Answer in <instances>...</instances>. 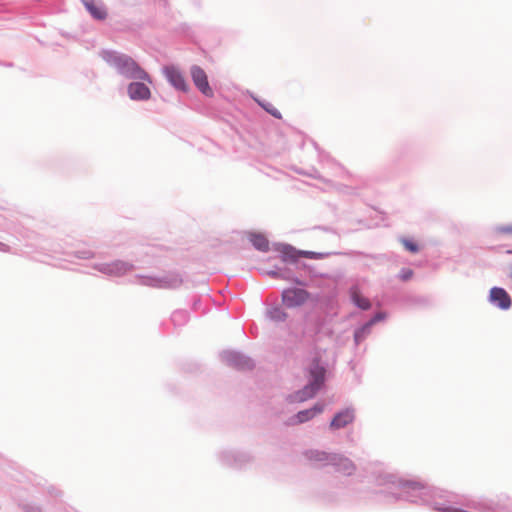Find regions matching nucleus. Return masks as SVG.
I'll list each match as a JSON object with an SVG mask.
<instances>
[{"instance_id": "nucleus-1", "label": "nucleus", "mask_w": 512, "mask_h": 512, "mask_svg": "<svg viewBox=\"0 0 512 512\" xmlns=\"http://www.w3.org/2000/svg\"><path fill=\"white\" fill-rule=\"evenodd\" d=\"M106 60L111 65L115 66L120 73L151 82L149 75L143 69H141L132 58L126 55L107 53Z\"/></svg>"}, {"instance_id": "nucleus-2", "label": "nucleus", "mask_w": 512, "mask_h": 512, "mask_svg": "<svg viewBox=\"0 0 512 512\" xmlns=\"http://www.w3.org/2000/svg\"><path fill=\"white\" fill-rule=\"evenodd\" d=\"M309 374L311 378L310 382L295 395L296 401L303 402L312 398L320 389L324 381L325 370L322 366L319 365L318 362H315L311 365Z\"/></svg>"}, {"instance_id": "nucleus-3", "label": "nucleus", "mask_w": 512, "mask_h": 512, "mask_svg": "<svg viewBox=\"0 0 512 512\" xmlns=\"http://www.w3.org/2000/svg\"><path fill=\"white\" fill-rule=\"evenodd\" d=\"M309 294L304 289L291 288L282 293V301L288 308H294L303 305L308 300Z\"/></svg>"}, {"instance_id": "nucleus-4", "label": "nucleus", "mask_w": 512, "mask_h": 512, "mask_svg": "<svg viewBox=\"0 0 512 512\" xmlns=\"http://www.w3.org/2000/svg\"><path fill=\"white\" fill-rule=\"evenodd\" d=\"M190 73H191V78L193 80V83L197 87V89L203 95H205L207 97H212L213 90L209 85L206 72L199 66H192Z\"/></svg>"}, {"instance_id": "nucleus-5", "label": "nucleus", "mask_w": 512, "mask_h": 512, "mask_svg": "<svg viewBox=\"0 0 512 512\" xmlns=\"http://www.w3.org/2000/svg\"><path fill=\"white\" fill-rule=\"evenodd\" d=\"M164 74L167 80L174 86L176 89L181 91H187L188 85L183 74L180 70L174 66H167L164 68Z\"/></svg>"}, {"instance_id": "nucleus-6", "label": "nucleus", "mask_w": 512, "mask_h": 512, "mask_svg": "<svg viewBox=\"0 0 512 512\" xmlns=\"http://www.w3.org/2000/svg\"><path fill=\"white\" fill-rule=\"evenodd\" d=\"M324 410L323 404H315L312 408L300 411L297 415H295L293 418L290 419L289 424H300L304 423L312 418H314L316 415L322 413Z\"/></svg>"}, {"instance_id": "nucleus-7", "label": "nucleus", "mask_w": 512, "mask_h": 512, "mask_svg": "<svg viewBox=\"0 0 512 512\" xmlns=\"http://www.w3.org/2000/svg\"><path fill=\"white\" fill-rule=\"evenodd\" d=\"M490 301L501 309L510 308L512 303L508 293L503 288L499 287H494L490 290Z\"/></svg>"}, {"instance_id": "nucleus-8", "label": "nucleus", "mask_w": 512, "mask_h": 512, "mask_svg": "<svg viewBox=\"0 0 512 512\" xmlns=\"http://www.w3.org/2000/svg\"><path fill=\"white\" fill-rule=\"evenodd\" d=\"M128 94L133 100H147L151 95L150 89L140 82H133L129 84Z\"/></svg>"}, {"instance_id": "nucleus-9", "label": "nucleus", "mask_w": 512, "mask_h": 512, "mask_svg": "<svg viewBox=\"0 0 512 512\" xmlns=\"http://www.w3.org/2000/svg\"><path fill=\"white\" fill-rule=\"evenodd\" d=\"M354 420V413L350 409H346L337 413L330 423L332 429H340L348 425Z\"/></svg>"}, {"instance_id": "nucleus-10", "label": "nucleus", "mask_w": 512, "mask_h": 512, "mask_svg": "<svg viewBox=\"0 0 512 512\" xmlns=\"http://www.w3.org/2000/svg\"><path fill=\"white\" fill-rule=\"evenodd\" d=\"M90 14L98 20H103L107 16V12L99 0H81Z\"/></svg>"}, {"instance_id": "nucleus-11", "label": "nucleus", "mask_w": 512, "mask_h": 512, "mask_svg": "<svg viewBox=\"0 0 512 512\" xmlns=\"http://www.w3.org/2000/svg\"><path fill=\"white\" fill-rule=\"evenodd\" d=\"M350 296H351L353 303L356 306H358L359 308H361L362 310L370 309V307H371L370 301L366 297L362 296L360 289L357 286H353L350 289Z\"/></svg>"}, {"instance_id": "nucleus-12", "label": "nucleus", "mask_w": 512, "mask_h": 512, "mask_svg": "<svg viewBox=\"0 0 512 512\" xmlns=\"http://www.w3.org/2000/svg\"><path fill=\"white\" fill-rule=\"evenodd\" d=\"M250 242L252 243V245L260 250V251H267L268 248H269V243H268V240L266 239L265 236L261 235V234H251L250 237Z\"/></svg>"}, {"instance_id": "nucleus-13", "label": "nucleus", "mask_w": 512, "mask_h": 512, "mask_svg": "<svg viewBox=\"0 0 512 512\" xmlns=\"http://www.w3.org/2000/svg\"><path fill=\"white\" fill-rule=\"evenodd\" d=\"M132 266L126 262L116 261L109 265L108 272L116 275H122L131 270Z\"/></svg>"}, {"instance_id": "nucleus-14", "label": "nucleus", "mask_w": 512, "mask_h": 512, "mask_svg": "<svg viewBox=\"0 0 512 512\" xmlns=\"http://www.w3.org/2000/svg\"><path fill=\"white\" fill-rule=\"evenodd\" d=\"M268 317L273 321L280 322L287 318V314L281 308L275 307L268 311Z\"/></svg>"}, {"instance_id": "nucleus-15", "label": "nucleus", "mask_w": 512, "mask_h": 512, "mask_svg": "<svg viewBox=\"0 0 512 512\" xmlns=\"http://www.w3.org/2000/svg\"><path fill=\"white\" fill-rule=\"evenodd\" d=\"M298 257H300V251L292 248H285L283 251V259L285 261H296Z\"/></svg>"}, {"instance_id": "nucleus-16", "label": "nucleus", "mask_w": 512, "mask_h": 512, "mask_svg": "<svg viewBox=\"0 0 512 512\" xmlns=\"http://www.w3.org/2000/svg\"><path fill=\"white\" fill-rule=\"evenodd\" d=\"M260 105L269 113L271 114L273 117L277 118V119H281V113L279 112V110L272 104V103H269V102H266V103H260Z\"/></svg>"}, {"instance_id": "nucleus-17", "label": "nucleus", "mask_w": 512, "mask_h": 512, "mask_svg": "<svg viewBox=\"0 0 512 512\" xmlns=\"http://www.w3.org/2000/svg\"><path fill=\"white\" fill-rule=\"evenodd\" d=\"M307 456L310 460L321 462L326 461L328 459V456L325 452H319V451H310L307 453Z\"/></svg>"}, {"instance_id": "nucleus-18", "label": "nucleus", "mask_w": 512, "mask_h": 512, "mask_svg": "<svg viewBox=\"0 0 512 512\" xmlns=\"http://www.w3.org/2000/svg\"><path fill=\"white\" fill-rule=\"evenodd\" d=\"M235 366L245 369V368H251L252 363L249 359L243 358L242 356H235Z\"/></svg>"}, {"instance_id": "nucleus-19", "label": "nucleus", "mask_w": 512, "mask_h": 512, "mask_svg": "<svg viewBox=\"0 0 512 512\" xmlns=\"http://www.w3.org/2000/svg\"><path fill=\"white\" fill-rule=\"evenodd\" d=\"M327 254L324 253H317L312 251H300V256L310 258V259H322Z\"/></svg>"}, {"instance_id": "nucleus-20", "label": "nucleus", "mask_w": 512, "mask_h": 512, "mask_svg": "<svg viewBox=\"0 0 512 512\" xmlns=\"http://www.w3.org/2000/svg\"><path fill=\"white\" fill-rule=\"evenodd\" d=\"M402 244L404 245V247L412 252V253H416L418 252L419 248H418V245L416 243H414L413 241H410V240H407V239H404L402 240Z\"/></svg>"}, {"instance_id": "nucleus-21", "label": "nucleus", "mask_w": 512, "mask_h": 512, "mask_svg": "<svg viewBox=\"0 0 512 512\" xmlns=\"http://www.w3.org/2000/svg\"><path fill=\"white\" fill-rule=\"evenodd\" d=\"M496 232L502 235H512V224L498 226Z\"/></svg>"}, {"instance_id": "nucleus-22", "label": "nucleus", "mask_w": 512, "mask_h": 512, "mask_svg": "<svg viewBox=\"0 0 512 512\" xmlns=\"http://www.w3.org/2000/svg\"><path fill=\"white\" fill-rule=\"evenodd\" d=\"M413 276V271L411 269H403L401 272H400V275L399 277L401 278V280L403 281H407L409 279H411Z\"/></svg>"}, {"instance_id": "nucleus-23", "label": "nucleus", "mask_w": 512, "mask_h": 512, "mask_svg": "<svg viewBox=\"0 0 512 512\" xmlns=\"http://www.w3.org/2000/svg\"><path fill=\"white\" fill-rule=\"evenodd\" d=\"M385 315L383 313L376 314L369 323H367L366 327L369 328L371 325L375 324L376 322L384 319Z\"/></svg>"}, {"instance_id": "nucleus-24", "label": "nucleus", "mask_w": 512, "mask_h": 512, "mask_svg": "<svg viewBox=\"0 0 512 512\" xmlns=\"http://www.w3.org/2000/svg\"><path fill=\"white\" fill-rule=\"evenodd\" d=\"M352 470H354V465L350 461L346 460L345 461V471L348 474H350Z\"/></svg>"}]
</instances>
